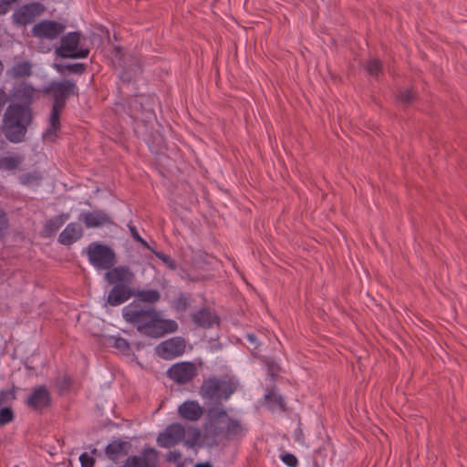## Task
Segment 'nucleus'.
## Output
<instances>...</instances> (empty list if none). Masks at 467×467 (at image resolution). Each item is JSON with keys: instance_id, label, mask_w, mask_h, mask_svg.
Returning <instances> with one entry per match:
<instances>
[{"instance_id": "obj_39", "label": "nucleus", "mask_w": 467, "mask_h": 467, "mask_svg": "<svg viewBox=\"0 0 467 467\" xmlns=\"http://www.w3.org/2000/svg\"><path fill=\"white\" fill-rule=\"evenodd\" d=\"M265 400L271 403L276 404L280 408H284L285 406L283 398L273 390L265 394Z\"/></svg>"}, {"instance_id": "obj_2", "label": "nucleus", "mask_w": 467, "mask_h": 467, "mask_svg": "<svg viewBox=\"0 0 467 467\" xmlns=\"http://www.w3.org/2000/svg\"><path fill=\"white\" fill-rule=\"evenodd\" d=\"M123 319L147 337L158 338L178 330V324L172 319H161L160 313L150 306L133 301L122 309Z\"/></svg>"}, {"instance_id": "obj_21", "label": "nucleus", "mask_w": 467, "mask_h": 467, "mask_svg": "<svg viewBox=\"0 0 467 467\" xmlns=\"http://www.w3.org/2000/svg\"><path fill=\"white\" fill-rule=\"evenodd\" d=\"M192 322L199 327L211 328L219 323V317L209 308L203 307L192 315Z\"/></svg>"}, {"instance_id": "obj_7", "label": "nucleus", "mask_w": 467, "mask_h": 467, "mask_svg": "<svg viewBox=\"0 0 467 467\" xmlns=\"http://www.w3.org/2000/svg\"><path fill=\"white\" fill-rule=\"evenodd\" d=\"M82 35L80 32H70L60 39V46L56 49L58 57L63 58H86L89 54L88 48L80 47Z\"/></svg>"}, {"instance_id": "obj_8", "label": "nucleus", "mask_w": 467, "mask_h": 467, "mask_svg": "<svg viewBox=\"0 0 467 467\" xmlns=\"http://www.w3.org/2000/svg\"><path fill=\"white\" fill-rule=\"evenodd\" d=\"M46 93H50L53 98V105L64 108L67 99L71 95H78V88L73 80L66 79L63 81H53L46 88Z\"/></svg>"}, {"instance_id": "obj_11", "label": "nucleus", "mask_w": 467, "mask_h": 467, "mask_svg": "<svg viewBox=\"0 0 467 467\" xmlns=\"http://www.w3.org/2000/svg\"><path fill=\"white\" fill-rule=\"evenodd\" d=\"M168 377L179 384H186L197 375V368L192 362H180L167 371Z\"/></svg>"}, {"instance_id": "obj_41", "label": "nucleus", "mask_w": 467, "mask_h": 467, "mask_svg": "<svg viewBox=\"0 0 467 467\" xmlns=\"http://www.w3.org/2000/svg\"><path fill=\"white\" fill-rule=\"evenodd\" d=\"M79 462L81 464V467H94L95 464V459L88 455V452H83L79 456Z\"/></svg>"}, {"instance_id": "obj_44", "label": "nucleus", "mask_w": 467, "mask_h": 467, "mask_svg": "<svg viewBox=\"0 0 467 467\" xmlns=\"http://www.w3.org/2000/svg\"><path fill=\"white\" fill-rule=\"evenodd\" d=\"M12 400L16 399L15 392L12 389H2L0 390V408L6 403L8 398Z\"/></svg>"}, {"instance_id": "obj_3", "label": "nucleus", "mask_w": 467, "mask_h": 467, "mask_svg": "<svg viewBox=\"0 0 467 467\" xmlns=\"http://www.w3.org/2000/svg\"><path fill=\"white\" fill-rule=\"evenodd\" d=\"M34 121L32 108L18 103L7 106L2 119L1 131L11 143H21L26 140L28 128Z\"/></svg>"}, {"instance_id": "obj_23", "label": "nucleus", "mask_w": 467, "mask_h": 467, "mask_svg": "<svg viewBox=\"0 0 467 467\" xmlns=\"http://www.w3.org/2000/svg\"><path fill=\"white\" fill-rule=\"evenodd\" d=\"M145 100L146 98L144 96H135L129 100V109L131 118L139 119L153 114L152 109L145 105Z\"/></svg>"}, {"instance_id": "obj_46", "label": "nucleus", "mask_w": 467, "mask_h": 467, "mask_svg": "<svg viewBox=\"0 0 467 467\" xmlns=\"http://www.w3.org/2000/svg\"><path fill=\"white\" fill-rule=\"evenodd\" d=\"M18 0H0V15H5L9 11L10 5Z\"/></svg>"}, {"instance_id": "obj_36", "label": "nucleus", "mask_w": 467, "mask_h": 467, "mask_svg": "<svg viewBox=\"0 0 467 467\" xmlns=\"http://www.w3.org/2000/svg\"><path fill=\"white\" fill-rule=\"evenodd\" d=\"M397 98L405 106L410 105L415 100V95L410 89L400 90Z\"/></svg>"}, {"instance_id": "obj_49", "label": "nucleus", "mask_w": 467, "mask_h": 467, "mask_svg": "<svg viewBox=\"0 0 467 467\" xmlns=\"http://www.w3.org/2000/svg\"><path fill=\"white\" fill-rule=\"evenodd\" d=\"M303 438L304 434L302 429L297 428L295 432V440L298 442H303Z\"/></svg>"}, {"instance_id": "obj_54", "label": "nucleus", "mask_w": 467, "mask_h": 467, "mask_svg": "<svg viewBox=\"0 0 467 467\" xmlns=\"http://www.w3.org/2000/svg\"><path fill=\"white\" fill-rule=\"evenodd\" d=\"M16 467H18V466H16Z\"/></svg>"}, {"instance_id": "obj_18", "label": "nucleus", "mask_w": 467, "mask_h": 467, "mask_svg": "<svg viewBox=\"0 0 467 467\" xmlns=\"http://www.w3.org/2000/svg\"><path fill=\"white\" fill-rule=\"evenodd\" d=\"M105 278L109 284H116L118 282L131 283L134 279V273L126 265L113 266L107 270Z\"/></svg>"}, {"instance_id": "obj_6", "label": "nucleus", "mask_w": 467, "mask_h": 467, "mask_svg": "<svg viewBox=\"0 0 467 467\" xmlns=\"http://www.w3.org/2000/svg\"><path fill=\"white\" fill-rule=\"evenodd\" d=\"M116 51V68H118V76L124 83L131 82L136 76L141 71L140 58L132 54L126 55L122 52V48L118 47Z\"/></svg>"}, {"instance_id": "obj_27", "label": "nucleus", "mask_w": 467, "mask_h": 467, "mask_svg": "<svg viewBox=\"0 0 467 467\" xmlns=\"http://www.w3.org/2000/svg\"><path fill=\"white\" fill-rule=\"evenodd\" d=\"M134 296L138 298L140 303L144 302L154 304L161 299V294L156 289L138 290L135 291Z\"/></svg>"}, {"instance_id": "obj_1", "label": "nucleus", "mask_w": 467, "mask_h": 467, "mask_svg": "<svg viewBox=\"0 0 467 467\" xmlns=\"http://www.w3.org/2000/svg\"><path fill=\"white\" fill-rule=\"evenodd\" d=\"M247 431L246 425L229 416L223 407H208L202 431V441L206 446L216 447L225 441H240Z\"/></svg>"}, {"instance_id": "obj_20", "label": "nucleus", "mask_w": 467, "mask_h": 467, "mask_svg": "<svg viewBox=\"0 0 467 467\" xmlns=\"http://www.w3.org/2000/svg\"><path fill=\"white\" fill-rule=\"evenodd\" d=\"M130 443L119 439L114 440L105 448L106 456L112 462H117L120 458L128 455Z\"/></svg>"}, {"instance_id": "obj_37", "label": "nucleus", "mask_w": 467, "mask_h": 467, "mask_svg": "<svg viewBox=\"0 0 467 467\" xmlns=\"http://www.w3.org/2000/svg\"><path fill=\"white\" fill-rule=\"evenodd\" d=\"M9 229V220L6 213L0 206V239H4Z\"/></svg>"}, {"instance_id": "obj_26", "label": "nucleus", "mask_w": 467, "mask_h": 467, "mask_svg": "<svg viewBox=\"0 0 467 467\" xmlns=\"http://www.w3.org/2000/svg\"><path fill=\"white\" fill-rule=\"evenodd\" d=\"M68 219V214L62 213L47 221L44 225V232L47 236L55 234Z\"/></svg>"}, {"instance_id": "obj_19", "label": "nucleus", "mask_w": 467, "mask_h": 467, "mask_svg": "<svg viewBox=\"0 0 467 467\" xmlns=\"http://www.w3.org/2000/svg\"><path fill=\"white\" fill-rule=\"evenodd\" d=\"M179 415L189 421H197L203 415V408L196 400H186L178 408Z\"/></svg>"}, {"instance_id": "obj_30", "label": "nucleus", "mask_w": 467, "mask_h": 467, "mask_svg": "<svg viewBox=\"0 0 467 467\" xmlns=\"http://www.w3.org/2000/svg\"><path fill=\"white\" fill-rule=\"evenodd\" d=\"M56 69L60 74H64L65 71H68L73 74L81 75L86 70V66L83 63H74V64H56L55 65Z\"/></svg>"}, {"instance_id": "obj_38", "label": "nucleus", "mask_w": 467, "mask_h": 467, "mask_svg": "<svg viewBox=\"0 0 467 467\" xmlns=\"http://www.w3.org/2000/svg\"><path fill=\"white\" fill-rule=\"evenodd\" d=\"M153 254L156 257L161 260L169 269L175 270L177 268L176 262L170 255L160 251H153Z\"/></svg>"}, {"instance_id": "obj_4", "label": "nucleus", "mask_w": 467, "mask_h": 467, "mask_svg": "<svg viewBox=\"0 0 467 467\" xmlns=\"http://www.w3.org/2000/svg\"><path fill=\"white\" fill-rule=\"evenodd\" d=\"M236 385L231 379L217 377L205 379L200 388V395L213 406H218L226 401L236 391Z\"/></svg>"}, {"instance_id": "obj_29", "label": "nucleus", "mask_w": 467, "mask_h": 467, "mask_svg": "<svg viewBox=\"0 0 467 467\" xmlns=\"http://www.w3.org/2000/svg\"><path fill=\"white\" fill-rule=\"evenodd\" d=\"M140 458L143 467H156L158 463V451L154 448H146Z\"/></svg>"}, {"instance_id": "obj_10", "label": "nucleus", "mask_w": 467, "mask_h": 467, "mask_svg": "<svg viewBox=\"0 0 467 467\" xmlns=\"http://www.w3.org/2000/svg\"><path fill=\"white\" fill-rule=\"evenodd\" d=\"M44 10V5L40 3L26 4L14 12L12 19L16 25L24 26L31 24Z\"/></svg>"}, {"instance_id": "obj_5", "label": "nucleus", "mask_w": 467, "mask_h": 467, "mask_svg": "<svg viewBox=\"0 0 467 467\" xmlns=\"http://www.w3.org/2000/svg\"><path fill=\"white\" fill-rule=\"evenodd\" d=\"M89 263L97 270H109L117 263L115 251L109 245L93 242L86 249Z\"/></svg>"}, {"instance_id": "obj_31", "label": "nucleus", "mask_w": 467, "mask_h": 467, "mask_svg": "<svg viewBox=\"0 0 467 467\" xmlns=\"http://www.w3.org/2000/svg\"><path fill=\"white\" fill-rule=\"evenodd\" d=\"M368 74L375 78H379L382 74V62L378 58H370L365 64Z\"/></svg>"}, {"instance_id": "obj_53", "label": "nucleus", "mask_w": 467, "mask_h": 467, "mask_svg": "<svg viewBox=\"0 0 467 467\" xmlns=\"http://www.w3.org/2000/svg\"><path fill=\"white\" fill-rule=\"evenodd\" d=\"M4 71V65H3V62L0 60V76L2 75Z\"/></svg>"}, {"instance_id": "obj_24", "label": "nucleus", "mask_w": 467, "mask_h": 467, "mask_svg": "<svg viewBox=\"0 0 467 467\" xmlns=\"http://www.w3.org/2000/svg\"><path fill=\"white\" fill-rule=\"evenodd\" d=\"M64 108L52 105L51 112L48 118V128L44 136L48 137L55 135L60 130V115Z\"/></svg>"}, {"instance_id": "obj_40", "label": "nucleus", "mask_w": 467, "mask_h": 467, "mask_svg": "<svg viewBox=\"0 0 467 467\" xmlns=\"http://www.w3.org/2000/svg\"><path fill=\"white\" fill-rule=\"evenodd\" d=\"M281 460L285 464H286L289 467H296L298 464V461L296 457L289 452H286L281 456Z\"/></svg>"}, {"instance_id": "obj_50", "label": "nucleus", "mask_w": 467, "mask_h": 467, "mask_svg": "<svg viewBox=\"0 0 467 467\" xmlns=\"http://www.w3.org/2000/svg\"><path fill=\"white\" fill-rule=\"evenodd\" d=\"M138 243H140L141 245H143V247H145L148 250H150L152 254H153V251H156L142 237L140 238V240L138 241Z\"/></svg>"}, {"instance_id": "obj_9", "label": "nucleus", "mask_w": 467, "mask_h": 467, "mask_svg": "<svg viewBox=\"0 0 467 467\" xmlns=\"http://www.w3.org/2000/svg\"><path fill=\"white\" fill-rule=\"evenodd\" d=\"M186 342L182 337H174L162 341L156 347V354L166 360L182 356L185 352Z\"/></svg>"}, {"instance_id": "obj_32", "label": "nucleus", "mask_w": 467, "mask_h": 467, "mask_svg": "<svg viewBox=\"0 0 467 467\" xmlns=\"http://www.w3.org/2000/svg\"><path fill=\"white\" fill-rule=\"evenodd\" d=\"M112 341L111 346L122 353L129 354L130 350V343L123 337H111L109 338Z\"/></svg>"}, {"instance_id": "obj_12", "label": "nucleus", "mask_w": 467, "mask_h": 467, "mask_svg": "<svg viewBox=\"0 0 467 467\" xmlns=\"http://www.w3.org/2000/svg\"><path fill=\"white\" fill-rule=\"evenodd\" d=\"M185 437V429L181 423H171L159 434L157 443L162 448H171L181 442Z\"/></svg>"}, {"instance_id": "obj_33", "label": "nucleus", "mask_w": 467, "mask_h": 467, "mask_svg": "<svg viewBox=\"0 0 467 467\" xmlns=\"http://www.w3.org/2000/svg\"><path fill=\"white\" fill-rule=\"evenodd\" d=\"M42 177L39 172H27L20 175L19 181L24 185H30L33 183H38Z\"/></svg>"}, {"instance_id": "obj_42", "label": "nucleus", "mask_w": 467, "mask_h": 467, "mask_svg": "<svg viewBox=\"0 0 467 467\" xmlns=\"http://www.w3.org/2000/svg\"><path fill=\"white\" fill-rule=\"evenodd\" d=\"M120 467H143L139 456H130Z\"/></svg>"}, {"instance_id": "obj_34", "label": "nucleus", "mask_w": 467, "mask_h": 467, "mask_svg": "<svg viewBox=\"0 0 467 467\" xmlns=\"http://www.w3.org/2000/svg\"><path fill=\"white\" fill-rule=\"evenodd\" d=\"M15 419V414L10 407L0 408V427L12 422Z\"/></svg>"}, {"instance_id": "obj_28", "label": "nucleus", "mask_w": 467, "mask_h": 467, "mask_svg": "<svg viewBox=\"0 0 467 467\" xmlns=\"http://www.w3.org/2000/svg\"><path fill=\"white\" fill-rule=\"evenodd\" d=\"M23 162L21 156H0V170L14 171Z\"/></svg>"}, {"instance_id": "obj_14", "label": "nucleus", "mask_w": 467, "mask_h": 467, "mask_svg": "<svg viewBox=\"0 0 467 467\" xmlns=\"http://www.w3.org/2000/svg\"><path fill=\"white\" fill-rule=\"evenodd\" d=\"M79 220L83 222L85 226L88 229L113 224L110 216L102 210L82 213L79 215Z\"/></svg>"}, {"instance_id": "obj_48", "label": "nucleus", "mask_w": 467, "mask_h": 467, "mask_svg": "<svg viewBox=\"0 0 467 467\" xmlns=\"http://www.w3.org/2000/svg\"><path fill=\"white\" fill-rule=\"evenodd\" d=\"M246 338L248 342L254 346V348H257V337L254 334H247Z\"/></svg>"}, {"instance_id": "obj_22", "label": "nucleus", "mask_w": 467, "mask_h": 467, "mask_svg": "<svg viewBox=\"0 0 467 467\" xmlns=\"http://www.w3.org/2000/svg\"><path fill=\"white\" fill-rule=\"evenodd\" d=\"M82 235V227L77 223H70L60 233L58 242L64 245H71L73 243L79 240Z\"/></svg>"}, {"instance_id": "obj_25", "label": "nucleus", "mask_w": 467, "mask_h": 467, "mask_svg": "<svg viewBox=\"0 0 467 467\" xmlns=\"http://www.w3.org/2000/svg\"><path fill=\"white\" fill-rule=\"evenodd\" d=\"M31 74L32 65L28 61L16 63L13 67L8 70V75L15 79L29 77Z\"/></svg>"}, {"instance_id": "obj_52", "label": "nucleus", "mask_w": 467, "mask_h": 467, "mask_svg": "<svg viewBox=\"0 0 467 467\" xmlns=\"http://www.w3.org/2000/svg\"><path fill=\"white\" fill-rule=\"evenodd\" d=\"M5 147H6V142L2 138H0V150H5Z\"/></svg>"}, {"instance_id": "obj_17", "label": "nucleus", "mask_w": 467, "mask_h": 467, "mask_svg": "<svg viewBox=\"0 0 467 467\" xmlns=\"http://www.w3.org/2000/svg\"><path fill=\"white\" fill-rule=\"evenodd\" d=\"M36 89L31 84L21 82L16 86L12 90V97L18 101L19 105L31 108L34 102Z\"/></svg>"}, {"instance_id": "obj_51", "label": "nucleus", "mask_w": 467, "mask_h": 467, "mask_svg": "<svg viewBox=\"0 0 467 467\" xmlns=\"http://www.w3.org/2000/svg\"><path fill=\"white\" fill-rule=\"evenodd\" d=\"M193 467H213V465L211 462H198Z\"/></svg>"}, {"instance_id": "obj_43", "label": "nucleus", "mask_w": 467, "mask_h": 467, "mask_svg": "<svg viewBox=\"0 0 467 467\" xmlns=\"http://www.w3.org/2000/svg\"><path fill=\"white\" fill-rule=\"evenodd\" d=\"M71 378L66 374H64L61 378L57 379V385L61 391L68 389L71 385Z\"/></svg>"}, {"instance_id": "obj_15", "label": "nucleus", "mask_w": 467, "mask_h": 467, "mask_svg": "<svg viewBox=\"0 0 467 467\" xmlns=\"http://www.w3.org/2000/svg\"><path fill=\"white\" fill-rule=\"evenodd\" d=\"M51 395L46 386L42 385L34 389L27 398L26 404L29 408L38 411L50 406Z\"/></svg>"}, {"instance_id": "obj_16", "label": "nucleus", "mask_w": 467, "mask_h": 467, "mask_svg": "<svg viewBox=\"0 0 467 467\" xmlns=\"http://www.w3.org/2000/svg\"><path fill=\"white\" fill-rule=\"evenodd\" d=\"M135 291L124 284H116L109 293L107 303L111 306H119L133 296Z\"/></svg>"}, {"instance_id": "obj_35", "label": "nucleus", "mask_w": 467, "mask_h": 467, "mask_svg": "<svg viewBox=\"0 0 467 467\" xmlns=\"http://www.w3.org/2000/svg\"><path fill=\"white\" fill-rule=\"evenodd\" d=\"M172 306L178 312H185L189 307V297L184 294H180L179 296L172 302Z\"/></svg>"}, {"instance_id": "obj_13", "label": "nucleus", "mask_w": 467, "mask_h": 467, "mask_svg": "<svg viewBox=\"0 0 467 467\" xmlns=\"http://www.w3.org/2000/svg\"><path fill=\"white\" fill-rule=\"evenodd\" d=\"M66 26L64 24L53 20H42L32 28V35L38 38L55 39L61 35Z\"/></svg>"}, {"instance_id": "obj_47", "label": "nucleus", "mask_w": 467, "mask_h": 467, "mask_svg": "<svg viewBox=\"0 0 467 467\" xmlns=\"http://www.w3.org/2000/svg\"><path fill=\"white\" fill-rule=\"evenodd\" d=\"M128 227H129V230H130V234H131L132 238H133L135 241H137V242H138L139 240H140L141 236L140 235V234H139V232H138L137 228H136L134 225H132V224H129V225H128Z\"/></svg>"}, {"instance_id": "obj_45", "label": "nucleus", "mask_w": 467, "mask_h": 467, "mask_svg": "<svg viewBox=\"0 0 467 467\" xmlns=\"http://www.w3.org/2000/svg\"><path fill=\"white\" fill-rule=\"evenodd\" d=\"M182 459V453L178 450L171 451L166 455L167 462H174V463H180V461Z\"/></svg>"}]
</instances>
